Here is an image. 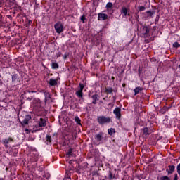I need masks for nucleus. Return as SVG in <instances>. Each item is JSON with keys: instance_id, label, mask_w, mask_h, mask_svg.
I'll list each match as a JSON object with an SVG mask.
<instances>
[{"instance_id": "obj_1", "label": "nucleus", "mask_w": 180, "mask_h": 180, "mask_svg": "<svg viewBox=\"0 0 180 180\" xmlns=\"http://www.w3.org/2000/svg\"><path fill=\"white\" fill-rule=\"evenodd\" d=\"M97 121L99 124H106L108 123H110V122H112V119L109 117L102 115L97 117Z\"/></svg>"}, {"instance_id": "obj_2", "label": "nucleus", "mask_w": 180, "mask_h": 180, "mask_svg": "<svg viewBox=\"0 0 180 180\" xmlns=\"http://www.w3.org/2000/svg\"><path fill=\"white\" fill-rule=\"evenodd\" d=\"M55 30L56 33H63L64 32V25L63 23L58 22L54 25Z\"/></svg>"}, {"instance_id": "obj_3", "label": "nucleus", "mask_w": 180, "mask_h": 180, "mask_svg": "<svg viewBox=\"0 0 180 180\" xmlns=\"http://www.w3.org/2000/svg\"><path fill=\"white\" fill-rule=\"evenodd\" d=\"M32 108L37 109L38 108H41V101L39 98H34L32 103Z\"/></svg>"}, {"instance_id": "obj_4", "label": "nucleus", "mask_w": 180, "mask_h": 180, "mask_svg": "<svg viewBox=\"0 0 180 180\" xmlns=\"http://www.w3.org/2000/svg\"><path fill=\"white\" fill-rule=\"evenodd\" d=\"M79 89L76 91V95L78 96V98H82V91H84V88H85V86L82 84H79Z\"/></svg>"}, {"instance_id": "obj_5", "label": "nucleus", "mask_w": 180, "mask_h": 180, "mask_svg": "<svg viewBox=\"0 0 180 180\" xmlns=\"http://www.w3.org/2000/svg\"><path fill=\"white\" fill-rule=\"evenodd\" d=\"M121 112H122V110L119 108V107H117L113 110V113L114 115H115L117 119H120V117H122Z\"/></svg>"}, {"instance_id": "obj_6", "label": "nucleus", "mask_w": 180, "mask_h": 180, "mask_svg": "<svg viewBox=\"0 0 180 180\" xmlns=\"http://www.w3.org/2000/svg\"><path fill=\"white\" fill-rule=\"evenodd\" d=\"M3 144H4L5 147H9V143H13V138H8V139H4L2 141Z\"/></svg>"}, {"instance_id": "obj_7", "label": "nucleus", "mask_w": 180, "mask_h": 180, "mask_svg": "<svg viewBox=\"0 0 180 180\" xmlns=\"http://www.w3.org/2000/svg\"><path fill=\"white\" fill-rule=\"evenodd\" d=\"M108 19V14L100 13L98 14V20H106Z\"/></svg>"}, {"instance_id": "obj_8", "label": "nucleus", "mask_w": 180, "mask_h": 180, "mask_svg": "<svg viewBox=\"0 0 180 180\" xmlns=\"http://www.w3.org/2000/svg\"><path fill=\"white\" fill-rule=\"evenodd\" d=\"M143 136H148L151 134V129H148V127H145L143 129Z\"/></svg>"}, {"instance_id": "obj_9", "label": "nucleus", "mask_w": 180, "mask_h": 180, "mask_svg": "<svg viewBox=\"0 0 180 180\" xmlns=\"http://www.w3.org/2000/svg\"><path fill=\"white\" fill-rule=\"evenodd\" d=\"M91 98H92V99H93L92 103H93L94 105H96V101H99V99L98 98H99V96L97 95V94H95V95H93V96H91Z\"/></svg>"}, {"instance_id": "obj_10", "label": "nucleus", "mask_w": 180, "mask_h": 180, "mask_svg": "<svg viewBox=\"0 0 180 180\" xmlns=\"http://www.w3.org/2000/svg\"><path fill=\"white\" fill-rule=\"evenodd\" d=\"M39 124V127H46V120L43 118H40Z\"/></svg>"}, {"instance_id": "obj_11", "label": "nucleus", "mask_w": 180, "mask_h": 180, "mask_svg": "<svg viewBox=\"0 0 180 180\" xmlns=\"http://www.w3.org/2000/svg\"><path fill=\"white\" fill-rule=\"evenodd\" d=\"M173 171H175V166H174V165H172V166L169 165V169H167V174H172V172H173Z\"/></svg>"}, {"instance_id": "obj_12", "label": "nucleus", "mask_w": 180, "mask_h": 180, "mask_svg": "<svg viewBox=\"0 0 180 180\" xmlns=\"http://www.w3.org/2000/svg\"><path fill=\"white\" fill-rule=\"evenodd\" d=\"M57 84V79H50L49 85L51 86H54Z\"/></svg>"}, {"instance_id": "obj_13", "label": "nucleus", "mask_w": 180, "mask_h": 180, "mask_svg": "<svg viewBox=\"0 0 180 180\" xmlns=\"http://www.w3.org/2000/svg\"><path fill=\"white\" fill-rule=\"evenodd\" d=\"M121 13L124 14V16H127V8L126 7H122Z\"/></svg>"}, {"instance_id": "obj_14", "label": "nucleus", "mask_w": 180, "mask_h": 180, "mask_svg": "<svg viewBox=\"0 0 180 180\" xmlns=\"http://www.w3.org/2000/svg\"><path fill=\"white\" fill-rule=\"evenodd\" d=\"M95 139H96V141H102V134H98L96 135Z\"/></svg>"}, {"instance_id": "obj_15", "label": "nucleus", "mask_w": 180, "mask_h": 180, "mask_svg": "<svg viewBox=\"0 0 180 180\" xmlns=\"http://www.w3.org/2000/svg\"><path fill=\"white\" fill-rule=\"evenodd\" d=\"M113 92V89L111 87L105 88V94H112Z\"/></svg>"}, {"instance_id": "obj_16", "label": "nucleus", "mask_w": 180, "mask_h": 180, "mask_svg": "<svg viewBox=\"0 0 180 180\" xmlns=\"http://www.w3.org/2000/svg\"><path fill=\"white\" fill-rule=\"evenodd\" d=\"M115 133H116V131L115 130L114 128L108 129V134H110V136H112V134H115Z\"/></svg>"}, {"instance_id": "obj_17", "label": "nucleus", "mask_w": 180, "mask_h": 180, "mask_svg": "<svg viewBox=\"0 0 180 180\" xmlns=\"http://www.w3.org/2000/svg\"><path fill=\"white\" fill-rule=\"evenodd\" d=\"M143 89L141 87H136L134 91V94L137 95L138 94L140 93V91H141Z\"/></svg>"}, {"instance_id": "obj_18", "label": "nucleus", "mask_w": 180, "mask_h": 180, "mask_svg": "<svg viewBox=\"0 0 180 180\" xmlns=\"http://www.w3.org/2000/svg\"><path fill=\"white\" fill-rule=\"evenodd\" d=\"M30 119V117H27V118L24 119L22 121V124H28Z\"/></svg>"}, {"instance_id": "obj_19", "label": "nucleus", "mask_w": 180, "mask_h": 180, "mask_svg": "<svg viewBox=\"0 0 180 180\" xmlns=\"http://www.w3.org/2000/svg\"><path fill=\"white\" fill-rule=\"evenodd\" d=\"M75 122H76L77 124H81V119L78 117H75Z\"/></svg>"}, {"instance_id": "obj_20", "label": "nucleus", "mask_w": 180, "mask_h": 180, "mask_svg": "<svg viewBox=\"0 0 180 180\" xmlns=\"http://www.w3.org/2000/svg\"><path fill=\"white\" fill-rule=\"evenodd\" d=\"M51 66H52L53 69L58 68V63H52Z\"/></svg>"}, {"instance_id": "obj_21", "label": "nucleus", "mask_w": 180, "mask_h": 180, "mask_svg": "<svg viewBox=\"0 0 180 180\" xmlns=\"http://www.w3.org/2000/svg\"><path fill=\"white\" fill-rule=\"evenodd\" d=\"M143 30H145V34H148L150 33V29L147 27H143Z\"/></svg>"}, {"instance_id": "obj_22", "label": "nucleus", "mask_w": 180, "mask_h": 180, "mask_svg": "<svg viewBox=\"0 0 180 180\" xmlns=\"http://www.w3.org/2000/svg\"><path fill=\"white\" fill-rule=\"evenodd\" d=\"M46 141L47 143H51V136H50L49 135H46Z\"/></svg>"}, {"instance_id": "obj_23", "label": "nucleus", "mask_w": 180, "mask_h": 180, "mask_svg": "<svg viewBox=\"0 0 180 180\" xmlns=\"http://www.w3.org/2000/svg\"><path fill=\"white\" fill-rule=\"evenodd\" d=\"M173 47H175V49H178V47H180V44L178 42H174L173 44Z\"/></svg>"}, {"instance_id": "obj_24", "label": "nucleus", "mask_w": 180, "mask_h": 180, "mask_svg": "<svg viewBox=\"0 0 180 180\" xmlns=\"http://www.w3.org/2000/svg\"><path fill=\"white\" fill-rule=\"evenodd\" d=\"M139 12H143V11H146V7L145 6H139Z\"/></svg>"}, {"instance_id": "obj_25", "label": "nucleus", "mask_w": 180, "mask_h": 180, "mask_svg": "<svg viewBox=\"0 0 180 180\" xmlns=\"http://www.w3.org/2000/svg\"><path fill=\"white\" fill-rule=\"evenodd\" d=\"M146 13L148 15V16H153V15H154V12L150 11H146Z\"/></svg>"}, {"instance_id": "obj_26", "label": "nucleus", "mask_w": 180, "mask_h": 180, "mask_svg": "<svg viewBox=\"0 0 180 180\" xmlns=\"http://www.w3.org/2000/svg\"><path fill=\"white\" fill-rule=\"evenodd\" d=\"M4 26V22H2V15L0 14V27Z\"/></svg>"}, {"instance_id": "obj_27", "label": "nucleus", "mask_w": 180, "mask_h": 180, "mask_svg": "<svg viewBox=\"0 0 180 180\" xmlns=\"http://www.w3.org/2000/svg\"><path fill=\"white\" fill-rule=\"evenodd\" d=\"M112 6H113V4H112L111 2H108V3L106 4V7H107V8H112Z\"/></svg>"}, {"instance_id": "obj_28", "label": "nucleus", "mask_w": 180, "mask_h": 180, "mask_svg": "<svg viewBox=\"0 0 180 180\" xmlns=\"http://www.w3.org/2000/svg\"><path fill=\"white\" fill-rule=\"evenodd\" d=\"M161 180H170L169 177L165 176L161 178Z\"/></svg>"}, {"instance_id": "obj_29", "label": "nucleus", "mask_w": 180, "mask_h": 180, "mask_svg": "<svg viewBox=\"0 0 180 180\" xmlns=\"http://www.w3.org/2000/svg\"><path fill=\"white\" fill-rule=\"evenodd\" d=\"M81 20L82 21V23H85V15L81 17Z\"/></svg>"}, {"instance_id": "obj_30", "label": "nucleus", "mask_w": 180, "mask_h": 180, "mask_svg": "<svg viewBox=\"0 0 180 180\" xmlns=\"http://www.w3.org/2000/svg\"><path fill=\"white\" fill-rule=\"evenodd\" d=\"M112 178H113V174H112V172H110L109 179H112Z\"/></svg>"}, {"instance_id": "obj_31", "label": "nucleus", "mask_w": 180, "mask_h": 180, "mask_svg": "<svg viewBox=\"0 0 180 180\" xmlns=\"http://www.w3.org/2000/svg\"><path fill=\"white\" fill-rule=\"evenodd\" d=\"M174 180H178V174H174Z\"/></svg>"}, {"instance_id": "obj_32", "label": "nucleus", "mask_w": 180, "mask_h": 180, "mask_svg": "<svg viewBox=\"0 0 180 180\" xmlns=\"http://www.w3.org/2000/svg\"><path fill=\"white\" fill-rule=\"evenodd\" d=\"M71 153H72V150H70L69 152L68 153V155H71Z\"/></svg>"}, {"instance_id": "obj_33", "label": "nucleus", "mask_w": 180, "mask_h": 180, "mask_svg": "<svg viewBox=\"0 0 180 180\" xmlns=\"http://www.w3.org/2000/svg\"><path fill=\"white\" fill-rule=\"evenodd\" d=\"M108 106H111V108H113L114 104H113V103H110L108 104Z\"/></svg>"}, {"instance_id": "obj_34", "label": "nucleus", "mask_w": 180, "mask_h": 180, "mask_svg": "<svg viewBox=\"0 0 180 180\" xmlns=\"http://www.w3.org/2000/svg\"><path fill=\"white\" fill-rule=\"evenodd\" d=\"M25 131H26L27 134H29V133H30V131H29V129H25Z\"/></svg>"}, {"instance_id": "obj_35", "label": "nucleus", "mask_w": 180, "mask_h": 180, "mask_svg": "<svg viewBox=\"0 0 180 180\" xmlns=\"http://www.w3.org/2000/svg\"><path fill=\"white\" fill-rule=\"evenodd\" d=\"M46 101H47V97H46V98H45V102H46Z\"/></svg>"}, {"instance_id": "obj_36", "label": "nucleus", "mask_w": 180, "mask_h": 180, "mask_svg": "<svg viewBox=\"0 0 180 180\" xmlns=\"http://www.w3.org/2000/svg\"><path fill=\"white\" fill-rule=\"evenodd\" d=\"M0 180H4V179H2V178H0Z\"/></svg>"}]
</instances>
